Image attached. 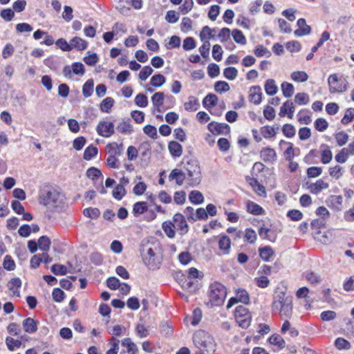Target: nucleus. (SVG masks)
Masks as SVG:
<instances>
[{
  "label": "nucleus",
  "mask_w": 354,
  "mask_h": 354,
  "mask_svg": "<svg viewBox=\"0 0 354 354\" xmlns=\"http://www.w3.org/2000/svg\"><path fill=\"white\" fill-rule=\"evenodd\" d=\"M38 200L40 205L56 209L64 206L66 196L59 187L44 185L39 189Z\"/></svg>",
  "instance_id": "nucleus-1"
},
{
  "label": "nucleus",
  "mask_w": 354,
  "mask_h": 354,
  "mask_svg": "<svg viewBox=\"0 0 354 354\" xmlns=\"http://www.w3.org/2000/svg\"><path fill=\"white\" fill-rule=\"evenodd\" d=\"M193 342L201 353L205 354L215 351V342L213 337L207 332L199 330L193 335Z\"/></svg>",
  "instance_id": "nucleus-2"
},
{
  "label": "nucleus",
  "mask_w": 354,
  "mask_h": 354,
  "mask_svg": "<svg viewBox=\"0 0 354 354\" xmlns=\"http://www.w3.org/2000/svg\"><path fill=\"white\" fill-rule=\"evenodd\" d=\"M187 180L189 186L196 187L201 183L202 175L199 163L196 160H189L185 164Z\"/></svg>",
  "instance_id": "nucleus-3"
},
{
  "label": "nucleus",
  "mask_w": 354,
  "mask_h": 354,
  "mask_svg": "<svg viewBox=\"0 0 354 354\" xmlns=\"http://www.w3.org/2000/svg\"><path fill=\"white\" fill-rule=\"evenodd\" d=\"M227 296L225 287L218 282H214L209 287V298L212 305L221 306Z\"/></svg>",
  "instance_id": "nucleus-4"
},
{
  "label": "nucleus",
  "mask_w": 354,
  "mask_h": 354,
  "mask_svg": "<svg viewBox=\"0 0 354 354\" xmlns=\"http://www.w3.org/2000/svg\"><path fill=\"white\" fill-rule=\"evenodd\" d=\"M329 92L333 93H340L347 90L348 82L342 76L339 77L337 74L330 75L328 78Z\"/></svg>",
  "instance_id": "nucleus-5"
},
{
  "label": "nucleus",
  "mask_w": 354,
  "mask_h": 354,
  "mask_svg": "<svg viewBox=\"0 0 354 354\" xmlns=\"http://www.w3.org/2000/svg\"><path fill=\"white\" fill-rule=\"evenodd\" d=\"M287 299L286 290L278 288L274 297L273 310L279 311L281 315H286Z\"/></svg>",
  "instance_id": "nucleus-6"
},
{
  "label": "nucleus",
  "mask_w": 354,
  "mask_h": 354,
  "mask_svg": "<svg viewBox=\"0 0 354 354\" xmlns=\"http://www.w3.org/2000/svg\"><path fill=\"white\" fill-rule=\"evenodd\" d=\"M234 317L236 322L241 327L246 328L250 326L251 315L245 307L241 305L238 306L234 312Z\"/></svg>",
  "instance_id": "nucleus-7"
},
{
  "label": "nucleus",
  "mask_w": 354,
  "mask_h": 354,
  "mask_svg": "<svg viewBox=\"0 0 354 354\" xmlns=\"http://www.w3.org/2000/svg\"><path fill=\"white\" fill-rule=\"evenodd\" d=\"M97 134L104 138H110L115 133L114 124L106 120H100L97 127Z\"/></svg>",
  "instance_id": "nucleus-8"
},
{
  "label": "nucleus",
  "mask_w": 354,
  "mask_h": 354,
  "mask_svg": "<svg viewBox=\"0 0 354 354\" xmlns=\"http://www.w3.org/2000/svg\"><path fill=\"white\" fill-rule=\"evenodd\" d=\"M142 256L144 263L149 269L155 270L158 268L160 261L156 259L155 253L152 248H148L147 250V252L142 253Z\"/></svg>",
  "instance_id": "nucleus-9"
},
{
  "label": "nucleus",
  "mask_w": 354,
  "mask_h": 354,
  "mask_svg": "<svg viewBox=\"0 0 354 354\" xmlns=\"http://www.w3.org/2000/svg\"><path fill=\"white\" fill-rule=\"evenodd\" d=\"M208 130L213 135H227L230 132V127L227 124L212 122L207 125Z\"/></svg>",
  "instance_id": "nucleus-10"
},
{
  "label": "nucleus",
  "mask_w": 354,
  "mask_h": 354,
  "mask_svg": "<svg viewBox=\"0 0 354 354\" xmlns=\"http://www.w3.org/2000/svg\"><path fill=\"white\" fill-rule=\"evenodd\" d=\"M173 223L175 228L180 232L181 235L187 234L189 231V225L185 220V216L180 214H175L173 217Z\"/></svg>",
  "instance_id": "nucleus-11"
},
{
  "label": "nucleus",
  "mask_w": 354,
  "mask_h": 354,
  "mask_svg": "<svg viewBox=\"0 0 354 354\" xmlns=\"http://www.w3.org/2000/svg\"><path fill=\"white\" fill-rule=\"evenodd\" d=\"M246 182L252 187L254 192L259 196L266 197L265 187L260 184L258 180L253 177L247 176Z\"/></svg>",
  "instance_id": "nucleus-12"
},
{
  "label": "nucleus",
  "mask_w": 354,
  "mask_h": 354,
  "mask_svg": "<svg viewBox=\"0 0 354 354\" xmlns=\"http://www.w3.org/2000/svg\"><path fill=\"white\" fill-rule=\"evenodd\" d=\"M262 90L259 86H253L249 90V100L250 102L258 105L262 101Z\"/></svg>",
  "instance_id": "nucleus-13"
},
{
  "label": "nucleus",
  "mask_w": 354,
  "mask_h": 354,
  "mask_svg": "<svg viewBox=\"0 0 354 354\" xmlns=\"http://www.w3.org/2000/svg\"><path fill=\"white\" fill-rule=\"evenodd\" d=\"M343 197L340 195H332L326 200L327 205L335 211H341L342 209Z\"/></svg>",
  "instance_id": "nucleus-14"
},
{
  "label": "nucleus",
  "mask_w": 354,
  "mask_h": 354,
  "mask_svg": "<svg viewBox=\"0 0 354 354\" xmlns=\"http://www.w3.org/2000/svg\"><path fill=\"white\" fill-rule=\"evenodd\" d=\"M297 25L298 28L295 30L294 33L297 37H302L308 35L311 32V28L310 26L306 24V21L304 19H299Z\"/></svg>",
  "instance_id": "nucleus-15"
},
{
  "label": "nucleus",
  "mask_w": 354,
  "mask_h": 354,
  "mask_svg": "<svg viewBox=\"0 0 354 354\" xmlns=\"http://www.w3.org/2000/svg\"><path fill=\"white\" fill-rule=\"evenodd\" d=\"M259 234L263 239H267L274 242L277 239V231L274 228L261 227L259 230Z\"/></svg>",
  "instance_id": "nucleus-16"
},
{
  "label": "nucleus",
  "mask_w": 354,
  "mask_h": 354,
  "mask_svg": "<svg viewBox=\"0 0 354 354\" xmlns=\"http://www.w3.org/2000/svg\"><path fill=\"white\" fill-rule=\"evenodd\" d=\"M218 240V248L221 251L222 254L226 255L228 254L230 252L231 249V240L225 234H221L219 236Z\"/></svg>",
  "instance_id": "nucleus-17"
},
{
  "label": "nucleus",
  "mask_w": 354,
  "mask_h": 354,
  "mask_svg": "<svg viewBox=\"0 0 354 354\" xmlns=\"http://www.w3.org/2000/svg\"><path fill=\"white\" fill-rule=\"evenodd\" d=\"M328 187V183L324 182L322 179H319L315 183H310L308 186V189L313 194H317L323 189H326Z\"/></svg>",
  "instance_id": "nucleus-18"
},
{
  "label": "nucleus",
  "mask_w": 354,
  "mask_h": 354,
  "mask_svg": "<svg viewBox=\"0 0 354 354\" xmlns=\"http://www.w3.org/2000/svg\"><path fill=\"white\" fill-rule=\"evenodd\" d=\"M269 342L274 346V351H279L286 346L285 340L278 334H274L269 338Z\"/></svg>",
  "instance_id": "nucleus-19"
},
{
  "label": "nucleus",
  "mask_w": 354,
  "mask_h": 354,
  "mask_svg": "<svg viewBox=\"0 0 354 354\" xmlns=\"http://www.w3.org/2000/svg\"><path fill=\"white\" fill-rule=\"evenodd\" d=\"M169 180H176L178 185H182L185 179H187L186 174L178 169H173L169 175Z\"/></svg>",
  "instance_id": "nucleus-20"
},
{
  "label": "nucleus",
  "mask_w": 354,
  "mask_h": 354,
  "mask_svg": "<svg viewBox=\"0 0 354 354\" xmlns=\"http://www.w3.org/2000/svg\"><path fill=\"white\" fill-rule=\"evenodd\" d=\"M252 173L256 176H257L258 174L263 173L265 178V182H266V176H271L272 174L271 170L269 168L266 167L263 163L259 162H257L254 164L252 167Z\"/></svg>",
  "instance_id": "nucleus-21"
},
{
  "label": "nucleus",
  "mask_w": 354,
  "mask_h": 354,
  "mask_svg": "<svg viewBox=\"0 0 354 354\" xmlns=\"http://www.w3.org/2000/svg\"><path fill=\"white\" fill-rule=\"evenodd\" d=\"M109 155L120 156L122 155L124 148L122 144H118L115 142L108 144L106 147Z\"/></svg>",
  "instance_id": "nucleus-22"
},
{
  "label": "nucleus",
  "mask_w": 354,
  "mask_h": 354,
  "mask_svg": "<svg viewBox=\"0 0 354 354\" xmlns=\"http://www.w3.org/2000/svg\"><path fill=\"white\" fill-rule=\"evenodd\" d=\"M8 286L13 296L20 297L19 288L21 286V280L19 278L12 279L8 282Z\"/></svg>",
  "instance_id": "nucleus-23"
},
{
  "label": "nucleus",
  "mask_w": 354,
  "mask_h": 354,
  "mask_svg": "<svg viewBox=\"0 0 354 354\" xmlns=\"http://www.w3.org/2000/svg\"><path fill=\"white\" fill-rule=\"evenodd\" d=\"M261 159L265 162H272L276 160V153L273 149L264 148L260 153Z\"/></svg>",
  "instance_id": "nucleus-24"
},
{
  "label": "nucleus",
  "mask_w": 354,
  "mask_h": 354,
  "mask_svg": "<svg viewBox=\"0 0 354 354\" xmlns=\"http://www.w3.org/2000/svg\"><path fill=\"white\" fill-rule=\"evenodd\" d=\"M165 95L162 92H156L151 97V102L155 111L160 112V108L163 104Z\"/></svg>",
  "instance_id": "nucleus-25"
},
{
  "label": "nucleus",
  "mask_w": 354,
  "mask_h": 354,
  "mask_svg": "<svg viewBox=\"0 0 354 354\" xmlns=\"http://www.w3.org/2000/svg\"><path fill=\"white\" fill-rule=\"evenodd\" d=\"M23 327L26 333H34L37 330V322L31 317H28L23 321Z\"/></svg>",
  "instance_id": "nucleus-26"
},
{
  "label": "nucleus",
  "mask_w": 354,
  "mask_h": 354,
  "mask_svg": "<svg viewBox=\"0 0 354 354\" xmlns=\"http://www.w3.org/2000/svg\"><path fill=\"white\" fill-rule=\"evenodd\" d=\"M200 107L198 99L194 96H189L187 102H185L184 108L187 111L194 112L197 111Z\"/></svg>",
  "instance_id": "nucleus-27"
},
{
  "label": "nucleus",
  "mask_w": 354,
  "mask_h": 354,
  "mask_svg": "<svg viewBox=\"0 0 354 354\" xmlns=\"http://www.w3.org/2000/svg\"><path fill=\"white\" fill-rule=\"evenodd\" d=\"M168 149L174 157H180L182 155L183 147L180 144L176 141H171L169 143Z\"/></svg>",
  "instance_id": "nucleus-28"
},
{
  "label": "nucleus",
  "mask_w": 354,
  "mask_h": 354,
  "mask_svg": "<svg viewBox=\"0 0 354 354\" xmlns=\"http://www.w3.org/2000/svg\"><path fill=\"white\" fill-rule=\"evenodd\" d=\"M71 50L73 48H76L79 50H83L87 47V42L78 37H75L73 38L71 41Z\"/></svg>",
  "instance_id": "nucleus-29"
},
{
  "label": "nucleus",
  "mask_w": 354,
  "mask_h": 354,
  "mask_svg": "<svg viewBox=\"0 0 354 354\" xmlns=\"http://www.w3.org/2000/svg\"><path fill=\"white\" fill-rule=\"evenodd\" d=\"M162 228L164 231V232L166 234V235L169 237V238H174L176 235V232L174 230L175 227H174V224L173 223V222L170 221H165L163 222L162 225Z\"/></svg>",
  "instance_id": "nucleus-30"
},
{
  "label": "nucleus",
  "mask_w": 354,
  "mask_h": 354,
  "mask_svg": "<svg viewBox=\"0 0 354 354\" xmlns=\"http://www.w3.org/2000/svg\"><path fill=\"white\" fill-rule=\"evenodd\" d=\"M259 256L264 261H269L270 259L273 256L274 251L270 246H264L259 249Z\"/></svg>",
  "instance_id": "nucleus-31"
},
{
  "label": "nucleus",
  "mask_w": 354,
  "mask_h": 354,
  "mask_svg": "<svg viewBox=\"0 0 354 354\" xmlns=\"http://www.w3.org/2000/svg\"><path fill=\"white\" fill-rule=\"evenodd\" d=\"M117 130L124 134H131L133 131L132 125L129 120L122 121L117 126Z\"/></svg>",
  "instance_id": "nucleus-32"
},
{
  "label": "nucleus",
  "mask_w": 354,
  "mask_h": 354,
  "mask_svg": "<svg viewBox=\"0 0 354 354\" xmlns=\"http://www.w3.org/2000/svg\"><path fill=\"white\" fill-rule=\"evenodd\" d=\"M122 346L127 348L129 354H136L138 351V347L129 337L124 338L122 340Z\"/></svg>",
  "instance_id": "nucleus-33"
},
{
  "label": "nucleus",
  "mask_w": 354,
  "mask_h": 354,
  "mask_svg": "<svg viewBox=\"0 0 354 354\" xmlns=\"http://www.w3.org/2000/svg\"><path fill=\"white\" fill-rule=\"evenodd\" d=\"M189 199L192 203L199 205L203 203L204 196L201 192L194 190L189 193Z\"/></svg>",
  "instance_id": "nucleus-34"
},
{
  "label": "nucleus",
  "mask_w": 354,
  "mask_h": 354,
  "mask_svg": "<svg viewBox=\"0 0 354 354\" xmlns=\"http://www.w3.org/2000/svg\"><path fill=\"white\" fill-rule=\"evenodd\" d=\"M247 211L254 215H261L263 213V209L258 204L248 201L247 203Z\"/></svg>",
  "instance_id": "nucleus-35"
},
{
  "label": "nucleus",
  "mask_w": 354,
  "mask_h": 354,
  "mask_svg": "<svg viewBox=\"0 0 354 354\" xmlns=\"http://www.w3.org/2000/svg\"><path fill=\"white\" fill-rule=\"evenodd\" d=\"M218 102V97L216 95L209 93L207 95L203 100V104L205 108L209 109L210 107L214 106Z\"/></svg>",
  "instance_id": "nucleus-36"
},
{
  "label": "nucleus",
  "mask_w": 354,
  "mask_h": 354,
  "mask_svg": "<svg viewBox=\"0 0 354 354\" xmlns=\"http://www.w3.org/2000/svg\"><path fill=\"white\" fill-rule=\"evenodd\" d=\"M93 86L94 82L92 79L88 80L82 86V94L86 97L88 98L91 97L93 92Z\"/></svg>",
  "instance_id": "nucleus-37"
},
{
  "label": "nucleus",
  "mask_w": 354,
  "mask_h": 354,
  "mask_svg": "<svg viewBox=\"0 0 354 354\" xmlns=\"http://www.w3.org/2000/svg\"><path fill=\"white\" fill-rule=\"evenodd\" d=\"M290 77L296 82H304L308 79V74L303 71H294L291 73Z\"/></svg>",
  "instance_id": "nucleus-38"
},
{
  "label": "nucleus",
  "mask_w": 354,
  "mask_h": 354,
  "mask_svg": "<svg viewBox=\"0 0 354 354\" xmlns=\"http://www.w3.org/2000/svg\"><path fill=\"white\" fill-rule=\"evenodd\" d=\"M215 32L214 28H210L209 26H204L200 33V39L202 41H208L212 37V33Z\"/></svg>",
  "instance_id": "nucleus-39"
},
{
  "label": "nucleus",
  "mask_w": 354,
  "mask_h": 354,
  "mask_svg": "<svg viewBox=\"0 0 354 354\" xmlns=\"http://www.w3.org/2000/svg\"><path fill=\"white\" fill-rule=\"evenodd\" d=\"M265 91L267 95H273L277 92V86L275 84V82L272 80L269 79L266 80L265 85H264Z\"/></svg>",
  "instance_id": "nucleus-40"
},
{
  "label": "nucleus",
  "mask_w": 354,
  "mask_h": 354,
  "mask_svg": "<svg viewBox=\"0 0 354 354\" xmlns=\"http://www.w3.org/2000/svg\"><path fill=\"white\" fill-rule=\"evenodd\" d=\"M38 247L43 252H48L50 246V240L46 236H42L38 239Z\"/></svg>",
  "instance_id": "nucleus-41"
},
{
  "label": "nucleus",
  "mask_w": 354,
  "mask_h": 354,
  "mask_svg": "<svg viewBox=\"0 0 354 354\" xmlns=\"http://www.w3.org/2000/svg\"><path fill=\"white\" fill-rule=\"evenodd\" d=\"M114 104V100L112 97H107L102 100L100 104V110L104 113H109Z\"/></svg>",
  "instance_id": "nucleus-42"
},
{
  "label": "nucleus",
  "mask_w": 354,
  "mask_h": 354,
  "mask_svg": "<svg viewBox=\"0 0 354 354\" xmlns=\"http://www.w3.org/2000/svg\"><path fill=\"white\" fill-rule=\"evenodd\" d=\"M310 97L306 93H298L295 96V102L298 105H306L309 103Z\"/></svg>",
  "instance_id": "nucleus-43"
},
{
  "label": "nucleus",
  "mask_w": 354,
  "mask_h": 354,
  "mask_svg": "<svg viewBox=\"0 0 354 354\" xmlns=\"http://www.w3.org/2000/svg\"><path fill=\"white\" fill-rule=\"evenodd\" d=\"M334 344L338 350H349L351 348V343L342 337H337Z\"/></svg>",
  "instance_id": "nucleus-44"
},
{
  "label": "nucleus",
  "mask_w": 354,
  "mask_h": 354,
  "mask_svg": "<svg viewBox=\"0 0 354 354\" xmlns=\"http://www.w3.org/2000/svg\"><path fill=\"white\" fill-rule=\"evenodd\" d=\"M236 299L239 302L248 304L250 302V296L248 292L244 289H239L236 292Z\"/></svg>",
  "instance_id": "nucleus-45"
},
{
  "label": "nucleus",
  "mask_w": 354,
  "mask_h": 354,
  "mask_svg": "<svg viewBox=\"0 0 354 354\" xmlns=\"http://www.w3.org/2000/svg\"><path fill=\"white\" fill-rule=\"evenodd\" d=\"M232 36L236 43L241 45H245L246 44V38L240 30L235 29L232 30Z\"/></svg>",
  "instance_id": "nucleus-46"
},
{
  "label": "nucleus",
  "mask_w": 354,
  "mask_h": 354,
  "mask_svg": "<svg viewBox=\"0 0 354 354\" xmlns=\"http://www.w3.org/2000/svg\"><path fill=\"white\" fill-rule=\"evenodd\" d=\"M6 344L9 351H13L15 348H19L21 346V341L15 339L11 337L6 338Z\"/></svg>",
  "instance_id": "nucleus-47"
},
{
  "label": "nucleus",
  "mask_w": 354,
  "mask_h": 354,
  "mask_svg": "<svg viewBox=\"0 0 354 354\" xmlns=\"http://www.w3.org/2000/svg\"><path fill=\"white\" fill-rule=\"evenodd\" d=\"M166 82V78L161 74H156L152 76L150 80L151 86L155 87H160Z\"/></svg>",
  "instance_id": "nucleus-48"
},
{
  "label": "nucleus",
  "mask_w": 354,
  "mask_h": 354,
  "mask_svg": "<svg viewBox=\"0 0 354 354\" xmlns=\"http://www.w3.org/2000/svg\"><path fill=\"white\" fill-rule=\"evenodd\" d=\"M98 152L97 148L93 145H90L86 148L84 152V158L89 160L97 156Z\"/></svg>",
  "instance_id": "nucleus-49"
},
{
  "label": "nucleus",
  "mask_w": 354,
  "mask_h": 354,
  "mask_svg": "<svg viewBox=\"0 0 354 354\" xmlns=\"http://www.w3.org/2000/svg\"><path fill=\"white\" fill-rule=\"evenodd\" d=\"M232 35L231 31L228 28H223L219 30L218 37L221 43L230 41Z\"/></svg>",
  "instance_id": "nucleus-50"
},
{
  "label": "nucleus",
  "mask_w": 354,
  "mask_h": 354,
  "mask_svg": "<svg viewBox=\"0 0 354 354\" xmlns=\"http://www.w3.org/2000/svg\"><path fill=\"white\" fill-rule=\"evenodd\" d=\"M147 212V206L145 202H137L133 205V212L134 215L142 214Z\"/></svg>",
  "instance_id": "nucleus-51"
},
{
  "label": "nucleus",
  "mask_w": 354,
  "mask_h": 354,
  "mask_svg": "<svg viewBox=\"0 0 354 354\" xmlns=\"http://www.w3.org/2000/svg\"><path fill=\"white\" fill-rule=\"evenodd\" d=\"M135 104L141 108H145L148 106V99L146 95L143 93L138 94L134 99Z\"/></svg>",
  "instance_id": "nucleus-52"
},
{
  "label": "nucleus",
  "mask_w": 354,
  "mask_h": 354,
  "mask_svg": "<svg viewBox=\"0 0 354 354\" xmlns=\"http://www.w3.org/2000/svg\"><path fill=\"white\" fill-rule=\"evenodd\" d=\"M83 214L88 218L95 219L100 216V212L96 207H88L84 209Z\"/></svg>",
  "instance_id": "nucleus-53"
},
{
  "label": "nucleus",
  "mask_w": 354,
  "mask_h": 354,
  "mask_svg": "<svg viewBox=\"0 0 354 354\" xmlns=\"http://www.w3.org/2000/svg\"><path fill=\"white\" fill-rule=\"evenodd\" d=\"M125 188L122 185H118L113 191V196L115 199L120 201L126 195Z\"/></svg>",
  "instance_id": "nucleus-54"
},
{
  "label": "nucleus",
  "mask_w": 354,
  "mask_h": 354,
  "mask_svg": "<svg viewBox=\"0 0 354 354\" xmlns=\"http://www.w3.org/2000/svg\"><path fill=\"white\" fill-rule=\"evenodd\" d=\"M230 85L225 81H218L214 84V89L219 93H225L230 90Z\"/></svg>",
  "instance_id": "nucleus-55"
},
{
  "label": "nucleus",
  "mask_w": 354,
  "mask_h": 354,
  "mask_svg": "<svg viewBox=\"0 0 354 354\" xmlns=\"http://www.w3.org/2000/svg\"><path fill=\"white\" fill-rule=\"evenodd\" d=\"M354 120V109L348 108L346 110L344 117L342 118L341 122L343 124H348Z\"/></svg>",
  "instance_id": "nucleus-56"
},
{
  "label": "nucleus",
  "mask_w": 354,
  "mask_h": 354,
  "mask_svg": "<svg viewBox=\"0 0 354 354\" xmlns=\"http://www.w3.org/2000/svg\"><path fill=\"white\" fill-rule=\"evenodd\" d=\"M335 138L337 145L341 147L347 142L348 140V135L344 131H339L335 133Z\"/></svg>",
  "instance_id": "nucleus-57"
},
{
  "label": "nucleus",
  "mask_w": 354,
  "mask_h": 354,
  "mask_svg": "<svg viewBox=\"0 0 354 354\" xmlns=\"http://www.w3.org/2000/svg\"><path fill=\"white\" fill-rule=\"evenodd\" d=\"M238 75V71L234 67H227L223 71V75L230 80H234Z\"/></svg>",
  "instance_id": "nucleus-58"
},
{
  "label": "nucleus",
  "mask_w": 354,
  "mask_h": 354,
  "mask_svg": "<svg viewBox=\"0 0 354 354\" xmlns=\"http://www.w3.org/2000/svg\"><path fill=\"white\" fill-rule=\"evenodd\" d=\"M349 153L346 148L342 149L335 156V160L339 163H344L348 160Z\"/></svg>",
  "instance_id": "nucleus-59"
},
{
  "label": "nucleus",
  "mask_w": 354,
  "mask_h": 354,
  "mask_svg": "<svg viewBox=\"0 0 354 354\" xmlns=\"http://www.w3.org/2000/svg\"><path fill=\"white\" fill-rule=\"evenodd\" d=\"M314 126L316 130L324 131L328 128V124L324 118H319L315 121Z\"/></svg>",
  "instance_id": "nucleus-60"
},
{
  "label": "nucleus",
  "mask_w": 354,
  "mask_h": 354,
  "mask_svg": "<svg viewBox=\"0 0 354 354\" xmlns=\"http://www.w3.org/2000/svg\"><path fill=\"white\" fill-rule=\"evenodd\" d=\"M212 57L217 62L221 61L223 57V50L220 45L215 44L213 46Z\"/></svg>",
  "instance_id": "nucleus-61"
},
{
  "label": "nucleus",
  "mask_w": 354,
  "mask_h": 354,
  "mask_svg": "<svg viewBox=\"0 0 354 354\" xmlns=\"http://www.w3.org/2000/svg\"><path fill=\"white\" fill-rule=\"evenodd\" d=\"M322 173V168L320 167H310L307 169V176L308 178H316Z\"/></svg>",
  "instance_id": "nucleus-62"
},
{
  "label": "nucleus",
  "mask_w": 354,
  "mask_h": 354,
  "mask_svg": "<svg viewBox=\"0 0 354 354\" xmlns=\"http://www.w3.org/2000/svg\"><path fill=\"white\" fill-rule=\"evenodd\" d=\"M73 74L84 75L85 73L84 66L80 62H74L71 65Z\"/></svg>",
  "instance_id": "nucleus-63"
},
{
  "label": "nucleus",
  "mask_w": 354,
  "mask_h": 354,
  "mask_svg": "<svg viewBox=\"0 0 354 354\" xmlns=\"http://www.w3.org/2000/svg\"><path fill=\"white\" fill-rule=\"evenodd\" d=\"M99 61V57L96 53L88 54L84 57V62L88 66H93Z\"/></svg>",
  "instance_id": "nucleus-64"
}]
</instances>
